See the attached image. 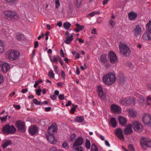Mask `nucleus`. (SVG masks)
Wrapping results in <instances>:
<instances>
[{
	"label": "nucleus",
	"instance_id": "f704fd0d",
	"mask_svg": "<svg viewBox=\"0 0 151 151\" xmlns=\"http://www.w3.org/2000/svg\"><path fill=\"white\" fill-rule=\"evenodd\" d=\"M129 113L132 117H134L136 116V112L135 111L132 109H129L128 110Z\"/></svg>",
	"mask_w": 151,
	"mask_h": 151
},
{
	"label": "nucleus",
	"instance_id": "f03ea898",
	"mask_svg": "<svg viewBox=\"0 0 151 151\" xmlns=\"http://www.w3.org/2000/svg\"><path fill=\"white\" fill-rule=\"evenodd\" d=\"M20 55V53L18 51L14 50H9L6 53V57L11 61L17 59Z\"/></svg>",
	"mask_w": 151,
	"mask_h": 151
},
{
	"label": "nucleus",
	"instance_id": "864d4df0",
	"mask_svg": "<svg viewBox=\"0 0 151 151\" xmlns=\"http://www.w3.org/2000/svg\"><path fill=\"white\" fill-rule=\"evenodd\" d=\"M60 149H57L55 147H51L49 151H58Z\"/></svg>",
	"mask_w": 151,
	"mask_h": 151
},
{
	"label": "nucleus",
	"instance_id": "37998d69",
	"mask_svg": "<svg viewBox=\"0 0 151 151\" xmlns=\"http://www.w3.org/2000/svg\"><path fill=\"white\" fill-rule=\"evenodd\" d=\"M53 68L56 73L57 74H58L59 70L58 66L56 65H53Z\"/></svg>",
	"mask_w": 151,
	"mask_h": 151
},
{
	"label": "nucleus",
	"instance_id": "603ef678",
	"mask_svg": "<svg viewBox=\"0 0 151 151\" xmlns=\"http://www.w3.org/2000/svg\"><path fill=\"white\" fill-rule=\"evenodd\" d=\"M76 134H72L71 135L70 137V139L71 141H73L74 140L75 137H76Z\"/></svg>",
	"mask_w": 151,
	"mask_h": 151
},
{
	"label": "nucleus",
	"instance_id": "bb28decb",
	"mask_svg": "<svg viewBox=\"0 0 151 151\" xmlns=\"http://www.w3.org/2000/svg\"><path fill=\"white\" fill-rule=\"evenodd\" d=\"M83 0H75L74 4L75 6L78 8H79L81 5Z\"/></svg>",
	"mask_w": 151,
	"mask_h": 151
},
{
	"label": "nucleus",
	"instance_id": "dca6fc26",
	"mask_svg": "<svg viewBox=\"0 0 151 151\" xmlns=\"http://www.w3.org/2000/svg\"><path fill=\"white\" fill-rule=\"evenodd\" d=\"M111 110L113 113L119 114L121 111L120 107L115 104H113L111 106Z\"/></svg>",
	"mask_w": 151,
	"mask_h": 151
},
{
	"label": "nucleus",
	"instance_id": "a211bd4d",
	"mask_svg": "<svg viewBox=\"0 0 151 151\" xmlns=\"http://www.w3.org/2000/svg\"><path fill=\"white\" fill-rule=\"evenodd\" d=\"M132 125L131 124H129L127 126L124 130V134L127 135L131 134L133 132L132 129Z\"/></svg>",
	"mask_w": 151,
	"mask_h": 151
},
{
	"label": "nucleus",
	"instance_id": "20e7f679",
	"mask_svg": "<svg viewBox=\"0 0 151 151\" xmlns=\"http://www.w3.org/2000/svg\"><path fill=\"white\" fill-rule=\"evenodd\" d=\"M120 52L124 56H128L130 53V50L127 45L122 42L120 43L119 46Z\"/></svg>",
	"mask_w": 151,
	"mask_h": 151
},
{
	"label": "nucleus",
	"instance_id": "c756f323",
	"mask_svg": "<svg viewBox=\"0 0 151 151\" xmlns=\"http://www.w3.org/2000/svg\"><path fill=\"white\" fill-rule=\"evenodd\" d=\"M16 37L19 40H22L24 39V38L23 35L18 33L16 34Z\"/></svg>",
	"mask_w": 151,
	"mask_h": 151
},
{
	"label": "nucleus",
	"instance_id": "e433bc0d",
	"mask_svg": "<svg viewBox=\"0 0 151 151\" xmlns=\"http://www.w3.org/2000/svg\"><path fill=\"white\" fill-rule=\"evenodd\" d=\"M68 12L70 13H71L73 10V4L71 3H69L68 5Z\"/></svg>",
	"mask_w": 151,
	"mask_h": 151
},
{
	"label": "nucleus",
	"instance_id": "774afa93",
	"mask_svg": "<svg viewBox=\"0 0 151 151\" xmlns=\"http://www.w3.org/2000/svg\"><path fill=\"white\" fill-rule=\"evenodd\" d=\"M62 146L64 148H66L68 147V145L67 142H64Z\"/></svg>",
	"mask_w": 151,
	"mask_h": 151
},
{
	"label": "nucleus",
	"instance_id": "6ab92c4d",
	"mask_svg": "<svg viewBox=\"0 0 151 151\" xmlns=\"http://www.w3.org/2000/svg\"><path fill=\"white\" fill-rule=\"evenodd\" d=\"M116 134L118 136V138L120 139H124V137L122 132V130L120 128L117 129L115 131Z\"/></svg>",
	"mask_w": 151,
	"mask_h": 151
},
{
	"label": "nucleus",
	"instance_id": "f257e3e1",
	"mask_svg": "<svg viewBox=\"0 0 151 151\" xmlns=\"http://www.w3.org/2000/svg\"><path fill=\"white\" fill-rule=\"evenodd\" d=\"M116 80L115 74L110 73L104 75L103 77V82L107 85H111L114 84Z\"/></svg>",
	"mask_w": 151,
	"mask_h": 151
},
{
	"label": "nucleus",
	"instance_id": "0e129e2a",
	"mask_svg": "<svg viewBox=\"0 0 151 151\" xmlns=\"http://www.w3.org/2000/svg\"><path fill=\"white\" fill-rule=\"evenodd\" d=\"M76 40H78V42L80 43H84V40H82L81 38H76Z\"/></svg>",
	"mask_w": 151,
	"mask_h": 151
},
{
	"label": "nucleus",
	"instance_id": "2f4dec72",
	"mask_svg": "<svg viewBox=\"0 0 151 151\" xmlns=\"http://www.w3.org/2000/svg\"><path fill=\"white\" fill-rule=\"evenodd\" d=\"M79 146H75L73 145L72 147L73 149L76 151H83V148L82 147Z\"/></svg>",
	"mask_w": 151,
	"mask_h": 151
},
{
	"label": "nucleus",
	"instance_id": "f3484780",
	"mask_svg": "<svg viewBox=\"0 0 151 151\" xmlns=\"http://www.w3.org/2000/svg\"><path fill=\"white\" fill-rule=\"evenodd\" d=\"M0 67L2 71L4 73L7 72L9 69V65L6 63L0 62Z\"/></svg>",
	"mask_w": 151,
	"mask_h": 151
},
{
	"label": "nucleus",
	"instance_id": "58836bf2",
	"mask_svg": "<svg viewBox=\"0 0 151 151\" xmlns=\"http://www.w3.org/2000/svg\"><path fill=\"white\" fill-rule=\"evenodd\" d=\"M91 151H98V149L97 147L93 143L91 145Z\"/></svg>",
	"mask_w": 151,
	"mask_h": 151
},
{
	"label": "nucleus",
	"instance_id": "69168bd1",
	"mask_svg": "<svg viewBox=\"0 0 151 151\" xmlns=\"http://www.w3.org/2000/svg\"><path fill=\"white\" fill-rule=\"evenodd\" d=\"M110 25L112 27L114 26L115 24V22L112 20H110Z\"/></svg>",
	"mask_w": 151,
	"mask_h": 151
},
{
	"label": "nucleus",
	"instance_id": "412c9836",
	"mask_svg": "<svg viewBox=\"0 0 151 151\" xmlns=\"http://www.w3.org/2000/svg\"><path fill=\"white\" fill-rule=\"evenodd\" d=\"M118 119L119 122L122 126H124L126 125L127 120L125 118L122 116H119Z\"/></svg>",
	"mask_w": 151,
	"mask_h": 151
},
{
	"label": "nucleus",
	"instance_id": "b1692460",
	"mask_svg": "<svg viewBox=\"0 0 151 151\" xmlns=\"http://www.w3.org/2000/svg\"><path fill=\"white\" fill-rule=\"evenodd\" d=\"M73 40V34H71L70 35H68L64 41V42L66 44H70Z\"/></svg>",
	"mask_w": 151,
	"mask_h": 151
},
{
	"label": "nucleus",
	"instance_id": "ea45409f",
	"mask_svg": "<svg viewBox=\"0 0 151 151\" xmlns=\"http://www.w3.org/2000/svg\"><path fill=\"white\" fill-rule=\"evenodd\" d=\"M48 76L50 78H55V74L52 70H51L48 72Z\"/></svg>",
	"mask_w": 151,
	"mask_h": 151
},
{
	"label": "nucleus",
	"instance_id": "c9c22d12",
	"mask_svg": "<svg viewBox=\"0 0 151 151\" xmlns=\"http://www.w3.org/2000/svg\"><path fill=\"white\" fill-rule=\"evenodd\" d=\"M60 58L58 55H55L53 56V60L51 58H50V59L51 62L53 63L57 62L58 60H59Z\"/></svg>",
	"mask_w": 151,
	"mask_h": 151
},
{
	"label": "nucleus",
	"instance_id": "1a4fd4ad",
	"mask_svg": "<svg viewBox=\"0 0 151 151\" xmlns=\"http://www.w3.org/2000/svg\"><path fill=\"white\" fill-rule=\"evenodd\" d=\"M96 91L99 96L101 99L105 100L106 99V93L103 91L102 88L100 86L97 87Z\"/></svg>",
	"mask_w": 151,
	"mask_h": 151
},
{
	"label": "nucleus",
	"instance_id": "4d7b16f0",
	"mask_svg": "<svg viewBox=\"0 0 151 151\" xmlns=\"http://www.w3.org/2000/svg\"><path fill=\"white\" fill-rule=\"evenodd\" d=\"M135 95L136 96H137L138 97L141 99L142 102H143L144 101V98L142 97L141 96L139 95L138 93H135Z\"/></svg>",
	"mask_w": 151,
	"mask_h": 151
},
{
	"label": "nucleus",
	"instance_id": "f8f14e48",
	"mask_svg": "<svg viewBox=\"0 0 151 151\" xmlns=\"http://www.w3.org/2000/svg\"><path fill=\"white\" fill-rule=\"evenodd\" d=\"M16 125L19 130L22 132H24L25 131L26 128L25 127V124L23 122L20 120L18 121L16 123Z\"/></svg>",
	"mask_w": 151,
	"mask_h": 151
},
{
	"label": "nucleus",
	"instance_id": "7c9ffc66",
	"mask_svg": "<svg viewBox=\"0 0 151 151\" xmlns=\"http://www.w3.org/2000/svg\"><path fill=\"white\" fill-rule=\"evenodd\" d=\"M4 50V42L3 41L0 40V53H2Z\"/></svg>",
	"mask_w": 151,
	"mask_h": 151
},
{
	"label": "nucleus",
	"instance_id": "4c0bfd02",
	"mask_svg": "<svg viewBox=\"0 0 151 151\" xmlns=\"http://www.w3.org/2000/svg\"><path fill=\"white\" fill-rule=\"evenodd\" d=\"M11 143L12 142L10 140H8L3 144L2 146L4 148H5L8 145H11Z\"/></svg>",
	"mask_w": 151,
	"mask_h": 151
},
{
	"label": "nucleus",
	"instance_id": "aec40b11",
	"mask_svg": "<svg viewBox=\"0 0 151 151\" xmlns=\"http://www.w3.org/2000/svg\"><path fill=\"white\" fill-rule=\"evenodd\" d=\"M38 129L37 127L32 126L29 130V133L32 135H36Z\"/></svg>",
	"mask_w": 151,
	"mask_h": 151
},
{
	"label": "nucleus",
	"instance_id": "6e6552de",
	"mask_svg": "<svg viewBox=\"0 0 151 151\" xmlns=\"http://www.w3.org/2000/svg\"><path fill=\"white\" fill-rule=\"evenodd\" d=\"M57 127L55 123H53L52 125L49 127L47 129V132L49 135H54L56 133Z\"/></svg>",
	"mask_w": 151,
	"mask_h": 151
},
{
	"label": "nucleus",
	"instance_id": "338daca9",
	"mask_svg": "<svg viewBox=\"0 0 151 151\" xmlns=\"http://www.w3.org/2000/svg\"><path fill=\"white\" fill-rule=\"evenodd\" d=\"M60 54L61 55V56L62 57H65V55H64V52H63V50L62 49H61L60 51Z\"/></svg>",
	"mask_w": 151,
	"mask_h": 151
},
{
	"label": "nucleus",
	"instance_id": "393cba45",
	"mask_svg": "<svg viewBox=\"0 0 151 151\" xmlns=\"http://www.w3.org/2000/svg\"><path fill=\"white\" fill-rule=\"evenodd\" d=\"M127 100L129 103L127 105H129L131 106H134L135 104L134 99L132 97L127 98Z\"/></svg>",
	"mask_w": 151,
	"mask_h": 151
},
{
	"label": "nucleus",
	"instance_id": "de8ad7c7",
	"mask_svg": "<svg viewBox=\"0 0 151 151\" xmlns=\"http://www.w3.org/2000/svg\"><path fill=\"white\" fill-rule=\"evenodd\" d=\"M33 102L36 105H40L41 104V102L40 101H38L36 99H33Z\"/></svg>",
	"mask_w": 151,
	"mask_h": 151
},
{
	"label": "nucleus",
	"instance_id": "49530a36",
	"mask_svg": "<svg viewBox=\"0 0 151 151\" xmlns=\"http://www.w3.org/2000/svg\"><path fill=\"white\" fill-rule=\"evenodd\" d=\"M91 32L92 34H97V32L96 29L94 27H93L91 28Z\"/></svg>",
	"mask_w": 151,
	"mask_h": 151
},
{
	"label": "nucleus",
	"instance_id": "a878e982",
	"mask_svg": "<svg viewBox=\"0 0 151 151\" xmlns=\"http://www.w3.org/2000/svg\"><path fill=\"white\" fill-rule=\"evenodd\" d=\"M110 123L113 127H115L117 125V122L116 119L114 117L111 118L110 120Z\"/></svg>",
	"mask_w": 151,
	"mask_h": 151
},
{
	"label": "nucleus",
	"instance_id": "6e6d98bb",
	"mask_svg": "<svg viewBox=\"0 0 151 151\" xmlns=\"http://www.w3.org/2000/svg\"><path fill=\"white\" fill-rule=\"evenodd\" d=\"M40 86H39V88L36 91V94L37 96H40V92L41 91V89L40 88Z\"/></svg>",
	"mask_w": 151,
	"mask_h": 151
},
{
	"label": "nucleus",
	"instance_id": "473e14b6",
	"mask_svg": "<svg viewBox=\"0 0 151 151\" xmlns=\"http://www.w3.org/2000/svg\"><path fill=\"white\" fill-rule=\"evenodd\" d=\"M75 120L79 123H81L84 120V118L83 116H77L75 118Z\"/></svg>",
	"mask_w": 151,
	"mask_h": 151
},
{
	"label": "nucleus",
	"instance_id": "e2e57ef3",
	"mask_svg": "<svg viewBox=\"0 0 151 151\" xmlns=\"http://www.w3.org/2000/svg\"><path fill=\"white\" fill-rule=\"evenodd\" d=\"M14 107L17 109H19L20 108V106L19 105L13 104Z\"/></svg>",
	"mask_w": 151,
	"mask_h": 151
},
{
	"label": "nucleus",
	"instance_id": "5fc2aeb1",
	"mask_svg": "<svg viewBox=\"0 0 151 151\" xmlns=\"http://www.w3.org/2000/svg\"><path fill=\"white\" fill-rule=\"evenodd\" d=\"M151 25V20H149V22L146 24V27L147 29L148 28V29L150 27V25Z\"/></svg>",
	"mask_w": 151,
	"mask_h": 151
},
{
	"label": "nucleus",
	"instance_id": "7ed1b4c3",
	"mask_svg": "<svg viewBox=\"0 0 151 151\" xmlns=\"http://www.w3.org/2000/svg\"><path fill=\"white\" fill-rule=\"evenodd\" d=\"M4 18L8 20L13 21L18 18L16 12L12 11H6L4 12Z\"/></svg>",
	"mask_w": 151,
	"mask_h": 151
},
{
	"label": "nucleus",
	"instance_id": "3c124183",
	"mask_svg": "<svg viewBox=\"0 0 151 151\" xmlns=\"http://www.w3.org/2000/svg\"><path fill=\"white\" fill-rule=\"evenodd\" d=\"M76 26L77 28L79 29L80 31L82 29L84 28L83 25L80 26L79 24L78 23L76 24Z\"/></svg>",
	"mask_w": 151,
	"mask_h": 151
},
{
	"label": "nucleus",
	"instance_id": "c85d7f7f",
	"mask_svg": "<svg viewBox=\"0 0 151 151\" xmlns=\"http://www.w3.org/2000/svg\"><path fill=\"white\" fill-rule=\"evenodd\" d=\"M63 25V27L65 29L67 30H68L70 27L71 24L70 22H66L64 23Z\"/></svg>",
	"mask_w": 151,
	"mask_h": 151
},
{
	"label": "nucleus",
	"instance_id": "13d9d810",
	"mask_svg": "<svg viewBox=\"0 0 151 151\" xmlns=\"http://www.w3.org/2000/svg\"><path fill=\"white\" fill-rule=\"evenodd\" d=\"M58 98L60 100H63L65 99L64 96L63 94H60L59 95Z\"/></svg>",
	"mask_w": 151,
	"mask_h": 151
},
{
	"label": "nucleus",
	"instance_id": "5701e85b",
	"mask_svg": "<svg viewBox=\"0 0 151 151\" xmlns=\"http://www.w3.org/2000/svg\"><path fill=\"white\" fill-rule=\"evenodd\" d=\"M137 16V13L133 12H130L128 14L129 18L131 20H135Z\"/></svg>",
	"mask_w": 151,
	"mask_h": 151
},
{
	"label": "nucleus",
	"instance_id": "8fccbe9b",
	"mask_svg": "<svg viewBox=\"0 0 151 151\" xmlns=\"http://www.w3.org/2000/svg\"><path fill=\"white\" fill-rule=\"evenodd\" d=\"M4 79V76L0 74V85L3 83Z\"/></svg>",
	"mask_w": 151,
	"mask_h": 151
},
{
	"label": "nucleus",
	"instance_id": "423d86ee",
	"mask_svg": "<svg viewBox=\"0 0 151 151\" xmlns=\"http://www.w3.org/2000/svg\"><path fill=\"white\" fill-rule=\"evenodd\" d=\"M140 143L141 146L143 147L145 146L151 147V139L146 137H142L141 139Z\"/></svg>",
	"mask_w": 151,
	"mask_h": 151
},
{
	"label": "nucleus",
	"instance_id": "72a5a7b5",
	"mask_svg": "<svg viewBox=\"0 0 151 151\" xmlns=\"http://www.w3.org/2000/svg\"><path fill=\"white\" fill-rule=\"evenodd\" d=\"M127 98L122 99L120 101V103L122 105H127V104L129 103L128 102Z\"/></svg>",
	"mask_w": 151,
	"mask_h": 151
},
{
	"label": "nucleus",
	"instance_id": "ddd939ff",
	"mask_svg": "<svg viewBox=\"0 0 151 151\" xmlns=\"http://www.w3.org/2000/svg\"><path fill=\"white\" fill-rule=\"evenodd\" d=\"M132 127L134 130L136 131H141L142 128V125L139 122L137 121H134L133 122Z\"/></svg>",
	"mask_w": 151,
	"mask_h": 151
},
{
	"label": "nucleus",
	"instance_id": "052dcab7",
	"mask_svg": "<svg viewBox=\"0 0 151 151\" xmlns=\"http://www.w3.org/2000/svg\"><path fill=\"white\" fill-rule=\"evenodd\" d=\"M7 115H6L4 117H0V119L2 121H6L7 118Z\"/></svg>",
	"mask_w": 151,
	"mask_h": 151
},
{
	"label": "nucleus",
	"instance_id": "cd10ccee",
	"mask_svg": "<svg viewBox=\"0 0 151 151\" xmlns=\"http://www.w3.org/2000/svg\"><path fill=\"white\" fill-rule=\"evenodd\" d=\"M85 146L87 150L90 149L91 147V143L90 140L88 139H86Z\"/></svg>",
	"mask_w": 151,
	"mask_h": 151
},
{
	"label": "nucleus",
	"instance_id": "a18cd8bd",
	"mask_svg": "<svg viewBox=\"0 0 151 151\" xmlns=\"http://www.w3.org/2000/svg\"><path fill=\"white\" fill-rule=\"evenodd\" d=\"M42 81L41 79H40L39 81H36L35 82V83L34 85L35 88H36L37 86L40 84V83H42Z\"/></svg>",
	"mask_w": 151,
	"mask_h": 151
},
{
	"label": "nucleus",
	"instance_id": "c03bdc74",
	"mask_svg": "<svg viewBox=\"0 0 151 151\" xmlns=\"http://www.w3.org/2000/svg\"><path fill=\"white\" fill-rule=\"evenodd\" d=\"M128 147L130 151H135V149L134 146L131 144L129 145Z\"/></svg>",
	"mask_w": 151,
	"mask_h": 151
},
{
	"label": "nucleus",
	"instance_id": "0eeeda50",
	"mask_svg": "<svg viewBox=\"0 0 151 151\" xmlns=\"http://www.w3.org/2000/svg\"><path fill=\"white\" fill-rule=\"evenodd\" d=\"M142 32L143 30L141 27L139 25H136L133 30L134 36L136 37H140L142 34Z\"/></svg>",
	"mask_w": 151,
	"mask_h": 151
},
{
	"label": "nucleus",
	"instance_id": "09e8293b",
	"mask_svg": "<svg viewBox=\"0 0 151 151\" xmlns=\"http://www.w3.org/2000/svg\"><path fill=\"white\" fill-rule=\"evenodd\" d=\"M6 1L11 5L14 4L16 1V0H6Z\"/></svg>",
	"mask_w": 151,
	"mask_h": 151
},
{
	"label": "nucleus",
	"instance_id": "680f3d73",
	"mask_svg": "<svg viewBox=\"0 0 151 151\" xmlns=\"http://www.w3.org/2000/svg\"><path fill=\"white\" fill-rule=\"evenodd\" d=\"M80 54L79 53L77 52L76 55H75V58L76 59H79L80 57Z\"/></svg>",
	"mask_w": 151,
	"mask_h": 151
},
{
	"label": "nucleus",
	"instance_id": "a19ab883",
	"mask_svg": "<svg viewBox=\"0 0 151 151\" xmlns=\"http://www.w3.org/2000/svg\"><path fill=\"white\" fill-rule=\"evenodd\" d=\"M100 60L101 62H105L106 61V55L105 54L102 55L101 56Z\"/></svg>",
	"mask_w": 151,
	"mask_h": 151
},
{
	"label": "nucleus",
	"instance_id": "79ce46f5",
	"mask_svg": "<svg viewBox=\"0 0 151 151\" xmlns=\"http://www.w3.org/2000/svg\"><path fill=\"white\" fill-rule=\"evenodd\" d=\"M60 6V3L59 2V0H55V7L58 9Z\"/></svg>",
	"mask_w": 151,
	"mask_h": 151
},
{
	"label": "nucleus",
	"instance_id": "2eb2a0df",
	"mask_svg": "<svg viewBox=\"0 0 151 151\" xmlns=\"http://www.w3.org/2000/svg\"><path fill=\"white\" fill-rule=\"evenodd\" d=\"M84 143L83 138L81 137H79L77 138L74 142L73 145L75 146H81Z\"/></svg>",
	"mask_w": 151,
	"mask_h": 151
},
{
	"label": "nucleus",
	"instance_id": "bf43d9fd",
	"mask_svg": "<svg viewBox=\"0 0 151 151\" xmlns=\"http://www.w3.org/2000/svg\"><path fill=\"white\" fill-rule=\"evenodd\" d=\"M61 76L62 78L64 79L65 76V74L64 71L62 70L61 71Z\"/></svg>",
	"mask_w": 151,
	"mask_h": 151
},
{
	"label": "nucleus",
	"instance_id": "4be33fe9",
	"mask_svg": "<svg viewBox=\"0 0 151 151\" xmlns=\"http://www.w3.org/2000/svg\"><path fill=\"white\" fill-rule=\"evenodd\" d=\"M47 139L50 144H55L57 142V140L55 139L54 135H50L48 136Z\"/></svg>",
	"mask_w": 151,
	"mask_h": 151
},
{
	"label": "nucleus",
	"instance_id": "9b49d317",
	"mask_svg": "<svg viewBox=\"0 0 151 151\" xmlns=\"http://www.w3.org/2000/svg\"><path fill=\"white\" fill-rule=\"evenodd\" d=\"M110 62L112 63H115L117 62L118 59L115 53L113 52H110L109 54Z\"/></svg>",
	"mask_w": 151,
	"mask_h": 151
},
{
	"label": "nucleus",
	"instance_id": "39448f33",
	"mask_svg": "<svg viewBox=\"0 0 151 151\" xmlns=\"http://www.w3.org/2000/svg\"><path fill=\"white\" fill-rule=\"evenodd\" d=\"M16 130V129L14 126H10L8 124L3 126L2 129V132L6 134H13Z\"/></svg>",
	"mask_w": 151,
	"mask_h": 151
},
{
	"label": "nucleus",
	"instance_id": "4468645a",
	"mask_svg": "<svg viewBox=\"0 0 151 151\" xmlns=\"http://www.w3.org/2000/svg\"><path fill=\"white\" fill-rule=\"evenodd\" d=\"M143 122L145 124H150L151 123V116L149 114H145L142 117Z\"/></svg>",
	"mask_w": 151,
	"mask_h": 151
},
{
	"label": "nucleus",
	"instance_id": "9d476101",
	"mask_svg": "<svg viewBox=\"0 0 151 151\" xmlns=\"http://www.w3.org/2000/svg\"><path fill=\"white\" fill-rule=\"evenodd\" d=\"M142 38L145 40H151V26L144 32L142 36Z\"/></svg>",
	"mask_w": 151,
	"mask_h": 151
}]
</instances>
